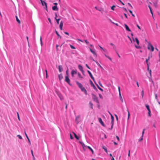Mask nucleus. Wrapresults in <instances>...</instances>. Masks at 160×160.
<instances>
[{
  "mask_svg": "<svg viewBox=\"0 0 160 160\" xmlns=\"http://www.w3.org/2000/svg\"><path fill=\"white\" fill-rule=\"evenodd\" d=\"M148 49L149 50H151L152 52H153L154 50V47L150 42H148Z\"/></svg>",
  "mask_w": 160,
  "mask_h": 160,
  "instance_id": "f257e3e1",
  "label": "nucleus"
},
{
  "mask_svg": "<svg viewBox=\"0 0 160 160\" xmlns=\"http://www.w3.org/2000/svg\"><path fill=\"white\" fill-rule=\"evenodd\" d=\"M135 41L136 42L137 45L135 44V48L137 49H140L141 48V47L139 45V42L137 38H135Z\"/></svg>",
  "mask_w": 160,
  "mask_h": 160,
  "instance_id": "f03ea898",
  "label": "nucleus"
},
{
  "mask_svg": "<svg viewBox=\"0 0 160 160\" xmlns=\"http://www.w3.org/2000/svg\"><path fill=\"white\" fill-rule=\"evenodd\" d=\"M92 98L93 100L94 101H95L96 102H97V103H99V102L98 100V98L96 97V96L93 94H92Z\"/></svg>",
  "mask_w": 160,
  "mask_h": 160,
  "instance_id": "7ed1b4c3",
  "label": "nucleus"
},
{
  "mask_svg": "<svg viewBox=\"0 0 160 160\" xmlns=\"http://www.w3.org/2000/svg\"><path fill=\"white\" fill-rule=\"evenodd\" d=\"M109 113L111 115V120H112L111 123V124H112L111 128V129H112L113 128V121H114V117L113 116L110 112H109Z\"/></svg>",
  "mask_w": 160,
  "mask_h": 160,
  "instance_id": "20e7f679",
  "label": "nucleus"
},
{
  "mask_svg": "<svg viewBox=\"0 0 160 160\" xmlns=\"http://www.w3.org/2000/svg\"><path fill=\"white\" fill-rule=\"evenodd\" d=\"M75 121L77 124H78V123L80 121V116H77L76 118Z\"/></svg>",
  "mask_w": 160,
  "mask_h": 160,
  "instance_id": "39448f33",
  "label": "nucleus"
},
{
  "mask_svg": "<svg viewBox=\"0 0 160 160\" xmlns=\"http://www.w3.org/2000/svg\"><path fill=\"white\" fill-rule=\"evenodd\" d=\"M65 81L67 82L68 84L70 85V80L68 78V76H66L65 77Z\"/></svg>",
  "mask_w": 160,
  "mask_h": 160,
  "instance_id": "423d86ee",
  "label": "nucleus"
},
{
  "mask_svg": "<svg viewBox=\"0 0 160 160\" xmlns=\"http://www.w3.org/2000/svg\"><path fill=\"white\" fill-rule=\"evenodd\" d=\"M42 4V6H44V5L45 7V9L48 11L47 6L46 2L44 1H41Z\"/></svg>",
  "mask_w": 160,
  "mask_h": 160,
  "instance_id": "0eeeda50",
  "label": "nucleus"
},
{
  "mask_svg": "<svg viewBox=\"0 0 160 160\" xmlns=\"http://www.w3.org/2000/svg\"><path fill=\"white\" fill-rule=\"evenodd\" d=\"M98 121L103 126L105 127V125L101 118H98Z\"/></svg>",
  "mask_w": 160,
  "mask_h": 160,
  "instance_id": "6e6552de",
  "label": "nucleus"
},
{
  "mask_svg": "<svg viewBox=\"0 0 160 160\" xmlns=\"http://www.w3.org/2000/svg\"><path fill=\"white\" fill-rule=\"evenodd\" d=\"M80 89L82 92H83L85 93L86 95L87 94V90H86V89H85V88L84 87H82L81 88H80Z\"/></svg>",
  "mask_w": 160,
  "mask_h": 160,
  "instance_id": "1a4fd4ad",
  "label": "nucleus"
},
{
  "mask_svg": "<svg viewBox=\"0 0 160 160\" xmlns=\"http://www.w3.org/2000/svg\"><path fill=\"white\" fill-rule=\"evenodd\" d=\"M87 72H88V74H89L91 78L92 79V80L94 82H95V81L94 78L93 77V76H92V73H91V72H90L89 70H88Z\"/></svg>",
  "mask_w": 160,
  "mask_h": 160,
  "instance_id": "9d476101",
  "label": "nucleus"
},
{
  "mask_svg": "<svg viewBox=\"0 0 160 160\" xmlns=\"http://www.w3.org/2000/svg\"><path fill=\"white\" fill-rule=\"evenodd\" d=\"M76 82L77 84L78 85V87L80 88L82 87H83L82 85L80 83H79L78 82L76 81Z\"/></svg>",
  "mask_w": 160,
  "mask_h": 160,
  "instance_id": "9b49d317",
  "label": "nucleus"
},
{
  "mask_svg": "<svg viewBox=\"0 0 160 160\" xmlns=\"http://www.w3.org/2000/svg\"><path fill=\"white\" fill-rule=\"evenodd\" d=\"M124 26L127 31H128V32L131 31V30L129 29V27L126 24H124Z\"/></svg>",
  "mask_w": 160,
  "mask_h": 160,
  "instance_id": "f8f14e48",
  "label": "nucleus"
},
{
  "mask_svg": "<svg viewBox=\"0 0 160 160\" xmlns=\"http://www.w3.org/2000/svg\"><path fill=\"white\" fill-rule=\"evenodd\" d=\"M90 83H91V86H92V87H93V88L94 89H95V90H97V88L94 85V84H93L92 82V81L91 80H90Z\"/></svg>",
  "mask_w": 160,
  "mask_h": 160,
  "instance_id": "ddd939ff",
  "label": "nucleus"
},
{
  "mask_svg": "<svg viewBox=\"0 0 160 160\" xmlns=\"http://www.w3.org/2000/svg\"><path fill=\"white\" fill-rule=\"evenodd\" d=\"M77 74V71L74 70H72L71 72V75L72 77H74V75L75 74Z\"/></svg>",
  "mask_w": 160,
  "mask_h": 160,
  "instance_id": "4468645a",
  "label": "nucleus"
},
{
  "mask_svg": "<svg viewBox=\"0 0 160 160\" xmlns=\"http://www.w3.org/2000/svg\"><path fill=\"white\" fill-rule=\"evenodd\" d=\"M63 26V22H62V21L60 22V24L59 25L60 29L61 30H62Z\"/></svg>",
  "mask_w": 160,
  "mask_h": 160,
  "instance_id": "2eb2a0df",
  "label": "nucleus"
},
{
  "mask_svg": "<svg viewBox=\"0 0 160 160\" xmlns=\"http://www.w3.org/2000/svg\"><path fill=\"white\" fill-rule=\"evenodd\" d=\"M90 51L92 52V53L94 55V56L95 57H97V55L95 52L92 50L91 48H90Z\"/></svg>",
  "mask_w": 160,
  "mask_h": 160,
  "instance_id": "dca6fc26",
  "label": "nucleus"
},
{
  "mask_svg": "<svg viewBox=\"0 0 160 160\" xmlns=\"http://www.w3.org/2000/svg\"><path fill=\"white\" fill-rule=\"evenodd\" d=\"M52 9L54 11H58V8H57V6H55L52 7Z\"/></svg>",
  "mask_w": 160,
  "mask_h": 160,
  "instance_id": "f3484780",
  "label": "nucleus"
},
{
  "mask_svg": "<svg viewBox=\"0 0 160 160\" xmlns=\"http://www.w3.org/2000/svg\"><path fill=\"white\" fill-rule=\"evenodd\" d=\"M78 68L79 70L82 71V72H84V71L83 70L82 67L81 65H78Z\"/></svg>",
  "mask_w": 160,
  "mask_h": 160,
  "instance_id": "a211bd4d",
  "label": "nucleus"
},
{
  "mask_svg": "<svg viewBox=\"0 0 160 160\" xmlns=\"http://www.w3.org/2000/svg\"><path fill=\"white\" fill-rule=\"evenodd\" d=\"M59 71L60 72H61L63 70L62 67L61 65L58 66Z\"/></svg>",
  "mask_w": 160,
  "mask_h": 160,
  "instance_id": "6ab92c4d",
  "label": "nucleus"
},
{
  "mask_svg": "<svg viewBox=\"0 0 160 160\" xmlns=\"http://www.w3.org/2000/svg\"><path fill=\"white\" fill-rule=\"evenodd\" d=\"M149 60V56H148V58L146 59V62L147 65V66L149 67V63H148V61Z\"/></svg>",
  "mask_w": 160,
  "mask_h": 160,
  "instance_id": "aec40b11",
  "label": "nucleus"
},
{
  "mask_svg": "<svg viewBox=\"0 0 160 160\" xmlns=\"http://www.w3.org/2000/svg\"><path fill=\"white\" fill-rule=\"evenodd\" d=\"M94 82V83H95V84H96V86H97V87L98 88V89H99L100 90H101V91H103V89L99 87V86H98V85L97 84V83H96L95 82H95Z\"/></svg>",
  "mask_w": 160,
  "mask_h": 160,
  "instance_id": "412c9836",
  "label": "nucleus"
},
{
  "mask_svg": "<svg viewBox=\"0 0 160 160\" xmlns=\"http://www.w3.org/2000/svg\"><path fill=\"white\" fill-rule=\"evenodd\" d=\"M119 96L120 99V100H121V102H123V100L122 98L121 93H119Z\"/></svg>",
  "mask_w": 160,
  "mask_h": 160,
  "instance_id": "4be33fe9",
  "label": "nucleus"
},
{
  "mask_svg": "<svg viewBox=\"0 0 160 160\" xmlns=\"http://www.w3.org/2000/svg\"><path fill=\"white\" fill-rule=\"evenodd\" d=\"M102 148L104 149V150H105V152H106V153H108V151H107V148L104 146H102Z\"/></svg>",
  "mask_w": 160,
  "mask_h": 160,
  "instance_id": "5701e85b",
  "label": "nucleus"
},
{
  "mask_svg": "<svg viewBox=\"0 0 160 160\" xmlns=\"http://www.w3.org/2000/svg\"><path fill=\"white\" fill-rule=\"evenodd\" d=\"M58 77L59 78V79L60 80L61 79L63 78V76L61 74L58 75Z\"/></svg>",
  "mask_w": 160,
  "mask_h": 160,
  "instance_id": "b1692460",
  "label": "nucleus"
},
{
  "mask_svg": "<svg viewBox=\"0 0 160 160\" xmlns=\"http://www.w3.org/2000/svg\"><path fill=\"white\" fill-rule=\"evenodd\" d=\"M73 134L74 135V136L75 137V138L77 139V140H79V138H78V137L77 136V135H76V134L74 132H73Z\"/></svg>",
  "mask_w": 160,
  "mask_h": 160,
  "instance_id": "393cba45",
  "label": "nucleus"
},
{
  "mask_svg": "<svg viewBox=\"0 0 160 160\" xmlns=\"http://www.w3.org/2000/svg\"><path fill=\"white\" fill-rule=\"evenodd\" d=\"M16 20L17 21V22H18V23L19 24H20V20L18 19V17L16 16Z\"/></svg>",
  "mask_w": 160,
  "mask_h": 160,
  "instance_id": "a878e982",
  "label": "nucleus"
},
{
  "mask_svg": "<svg viewBox=\"0 0 160 160\" xmlns=\"http://www.w3.org/2000/svg\"><path fill=\"white\" fill-rule=\"evenodd\" d=\"M80 143L81 144L82 146V147H83V149H84V147H85L86 146L84 144V143H83V142H80Z\"/></svg>",
  "mask_w": 160,
  "mask_h": 160,
  "instance_id": "bb28decb",
  "label": "nucleus"
},
{
  "mask_svg": "<svg viewBox=\"0 0 160 160\" xmlns=\"http://www.w3.org/2000/svg\"><path fill=\"white\" fill-rule=\"evenodd\" d=\"M87 147L89 149H90L92 153L93 154L94 152L92 149L89 146H87Z\"/></svg>",
  "mask_w": 160,
  "mask_h": 160,
  "instance_id": "cd10ccee",
  "label": "nucleus"
},
{
  "mask_svg": "<svg viewBox=\"0 0 160 160\" xmlns=\"http://www.w3.org/2000/svg\"><path fill=\"white\" fill-rule=\"evenodd\" d=\"M145 106H146V108L148 109V111H149V110H150V108H149V105H148L146 104L145 105Z\"/></svg>",
  "mask_w": 160,
  "mask_h": 160,
  "instance_id": "c85d7f7f",
  "label": "nucleus"
},
{
  "mask_svg": "<svg viewBox=\"0 0 160 160\" xmlns=\"http://www.w3.org/2000/svg\"><path fill=\"white\" fill-rule=\"evenodd\" d=\"M55 19H56V21H57V24H58L59 23V21L60 20V18L57 19V18H56V17H55Z\"/></svg>",
  "mask_w": 160,
  "mask_h": 160,
  "instance_id": "c756f323",
  "label": "nucleus"
},
{
  "mask_svg": "<svg viewBox=\"0 0 160 160\" xmlns=\"http://www.w3.org/2000/svg\"><path fill=\"white\" fill-rule=\"evenodd\" d=\"M55 32H56V34L58 36L60 37V38H61V37L60 36V35L58 34V32L57 31H55Z\"/></svg>",
  "mask_w": 160,
  "mask_h": 160,
  "instance_id": "7c9ffc66",
  "label": "nucleus"
},
{
  "mask_svg": "<svg viewBox=\"0 0 160 160\" xmlns=\"http://www.w3.org/2000/svg\"><path fill=\"white\" fill-rule=\"evenodd\" d=\"M58 96L59 97V98H60L61 100H62L63 99V97H62V96L61 94H60L58 95Z\"/></svg>",
  "mask_w": 160,
  "mask_h": 160,
  "instance_id": "2f4dec72",
  "label": "nucleus"
},
{
  "mask_svg": "<svg viewBox=\"0 0 160 160\" xmlns=\"http://www.w3.org/2000/svg\"><path fill=\"white\" fill-rule=\"evenodd\" d=\"M129 12H130V13L132 14V16L133 17H135V16L132 13V11H131V10H129Z\"/></svg>",
  "mask_w": 160,
  "mask_h": 160,
  "instance_id": "473e14b6",
  "label": "nucleus"
},
{
  "mask_svg": "<svg viewBox=\"0 0 160 160\" xmlns=\"http://www.w3.org/2000/svg\"><path fill=\"white\" fill-rule=\"evenodd\" d=\"M89 104L90 106H91V107L92 109H93V104L91 102H89Z\"/></svg>",
  "mask_w": 160,
  "mask_h": 160,
  "instance_id": "72a5a7b5",
  "label": "nucleus"
},
{
  "mask_svg": "<svg viewBox=\"0 0 160 160\" xmlns=\"http://www.w3.org/2000/svg\"><path fill=\"white\" fill-rule=\"evenodd\" d=\"M78 77L79 78H82L83 77L79 73H78Z\"/></svg>",
  "mask_w": 160,
  "mask_h": 160,
  "instance_id": "f704fd0d",
  "label": "nucleus"
},
{
  "mask_svg": "<svg viewBox=\"0 0 160 160\" xmlns=\"http://www.w3.org/2000/svg\"><path fill=\"white\" fill-rule=\"evenodd\" d=\"M141 94L142 96V98H143L144 96V91L142 90L141 92Z\"/></svg>",
  "mask_w": 160,
  "mask_h": 160,
  "instance_id": "c9c22d12",
  "label": "nucleus"
},
{
  "mask_svg": "<svg viewBox=\"0 0 160 160\" xmlns=\"http://www.w3.org/2000/svg\"><path fill=\"white\" fill-rule=\"evenodd\" d=\"M99 46V47H100V48L101 49H102L105 52V51H106V50L105 49H103V48H102V47H101V46Z\"/></svg>",
  "mask_w": 160,
  "mask_h": 160,
  "instance_id": "e433bc0d",
  "label": "nucleus"
},
{
  "mask_svg": "<svg viewBox=\"0 0 160 160\" xmlns=\"http://www.w3.org/2000/svg\"><path fill=\"white\" fill-rule=\"evenodd\" d=\"M155 99L157 100V101H158V95L157 94H155Z\"/></svg>",
  "mask_w": 160,
  "mask_h": 160,
  "instance_id": "4c0bfd02",
  "label": "nucleus"
},
{
  "mask_svg": "<svg viewBox=\"0 0 160 160\" xmlns=\"http://www.w3.org/2000/svg\"><path fill=\"white\" fill-rule=\"evenodd\" d=\"M115 7V5H113L111 7V9L112 10H114V8Z\"/></svg>",
  "mask_w": 160,
  "mask_h": 160,
  "instance_id": "58836bf2",
  "label": "nucleus"
},
{
  "mask_svg": "<svg viewBox=\"0 0 160 160\" xmlns=\"http://www.w3.org/2000/svg\"><path fill=\"white\" fill-rule=\"evenodd\" d=\"M17 114L18 118V120L19 121H20V117H19V113H18V112H17Z\"/></svg>",
  "mask_w": 160,
  "mask_h": 160,
  "instance_id": "ea45409f",
  "label": "nucleus"
},
{
  "mask_svg": "<svg viewBox=\"0 0 160 160\" xmlns=\"http://www.w3.org/2000/svg\"><path fill=\"white\" fill-rule=\"evenodd\" d=\"M148 116L149 117H150L151 116V111H150V110L148 111Z\"/></svg>",
  "mask_w": 160,
  "mask_h": 160,
  "instance_id": "a19ab883",
  "label": "nucleus"
},
{
  "mask_svg": "<svg viewBox=\"0 0 160 160\" xmlns=\"http://www.w3.org/2000/svg\"><path fill=\"white\" fill-rule=\"evenodd\" d=\"M70 47L72 49H75V47L72 45H70Z\"/></svg>",
  "mask_w": 160,
  "mask_h": 160,
  "instance_id": "79ce46f5",
  "label": "nucleus"
},
{
  "mask_svg": "<svg viewBox=\"0 0 160 160\" xmlns=\"http://www.w3.org/2000/svg\"><path fill=\"white\" fill-rule=\"evenodd\" d=\"M17 137H18V138L20 139H22V138L21 136L19 135H18Z\"/></svg>",
  "mask_w": 160,
  "mask_h": 160,
  "instance_id": "37998d69",
  "label": "nucleus"
},
{
  "mask_svg": "<svg viewBox=\"0 0 160 160\" xmlns=\"http://www.w3.org/2000/svg\"><path fill=\"white\" fill-rule=\"evenodd\" d=\"M105 55V56H106L107 58H108L109 60H111V59H111V58L110 57H109V56H107L106 55Z\"/></svg>",
  "mask_w": 160,
  "mask_h": 160,
  "instance_id": "c03bdc74",
  "label": "nucleus"
},
{
  "mask_svg": "<svg viewBox=\"0 0 160 160\" xmlns=\"http://www.w3.org/2000/svg\"><path fill=\"white\" fill-rule=\"evenodd\" d=\"M27 139H28V142L29 145H31V142L30 141V140L29 138H27Z\"/></svg>",
  "mask_w": 160,
  "mask_h": 160,
  "instance_id": "a18cd8bd",
  "label": "nucleus"
},
{
  "mask_svg": "<svg viewBox=\"0 0 160 160\" xmlns=\"http://www.w3.org/2000/svg\"><path fill=\"white\" fill-rule=\"evenodd\" d=\"M110 45H112V46H113V48H116L114 44H113V43H110Z\"/></svg>",
  "mask_w": 160,
  "mask_h": 160,
  "instance_id": "49530a36",
  "label": "nucleus"
},
{
  "mask_svg": "<svg viewBox=\"0 0 160 160\" xmlns=\"http://www.w3.org/2000/svg\"><path fill=\"white\" fill-rule=\"evenodd\" d=\"M24 133H25V135L26 138H28V135H27V133H26V131H24Z\"/></svg>",
  "mask_w": 160,
  "mask_h": 160,
  "instance_id": "de8ad7c7",
  "label": "nucleus"
},
{
  "mask_svg": "<svg viewBox=\"0 0 160 160\" xmlns=\"http://www.w3.org/2000/svg\"><path fill=\"white\" fill-rule=\"evenodd\" d=\"M145 130V129H144L143 130V131L142 132V137H143V134L144 133V131Z\"/></svg>",
  "mask_w": 160,
  "mask_h": 160,
  "instance_id": "09e8293b",
  "label": "nucleus"
},
{
  "mask_svg": "<svg viewBox=\"0 0 160 160\" xmlns=\"http://www.w3.org/2000/svg\"><path fill=\"white\" fill-rule=\"evenodd\" d=\"M84 41L87 44H89V42L87 40H84Z\"/></svg>",
  "mask_w": 160,
  "mask_h": 160,
  "instance_id": "8fccbe9b",
  "label": "nucleus"
},
{
  "mask_svg": "<svg viewBox=\"0 0 160 160\" xmlns=\"http://www.w3.org/2000/svg\"><path fill=\"white\" fill-rule=\"evenodd\" d=\"M48 20L49 21V22L51 23V24H52V22H51V19L50 18H48Z\"/></svg>",
  "mask_w": 160,
  "mask_h": 160,
  "instance_id": "3c124183",
  "label": "nucleus"
},
{
  "mask_svg": "<svg viewBox=\"0 0 160 160\" xmlns=\"http://www.w3.org/2000/svg\"><path fill=\"white\" fill-rule=\"evenodd\" d=\"M45 72H46V78H48V72H47V70H45Z\"/></svg>",
  "mask_w": 160,
  "mask_h": 160,
  "instance_id": "603ef678",
  "label": "nucleus"
},
{
  "mask_svg": "<svg viewBox=\"0 0 160 160\" xmlns=\"http://www.w3.org/2000/svg\"><path fill=\"white\" fill-rule=\"evenodd\" d=\"M130 115V113L129 111H128V119H129V116Z\"/></svg>",
  "mask_w": 160,
  "mask_h": 160,
  "instance_id": "864d4df0",
  "label": "nucleus"
},
{
  "mask_svg": "<svg viewBox=\"0 0 160 160\" xmlns=\"http://www.w3.org/2000/svg\"><path fill=\"white\" fill-rule=\"evenodd\" d=\"M128 38L130 40L131 42L132 43V40L131 38L129 36H128Z\"/></svg>",
  "mask_w": 160,
  "mask_h": 160,
  "instance_id": "5fc2aeb1",
  "label": "nucleus"
},
{
  "mask_svg": "<svg viewBox=\"0 0 160 160\" xmlns=\"http://www.w3.org/2000/svg\"><path fill=\"white\" fill-rule=\"evenodd\" d=\"M98 83L99 84V85L102 87V85L101 84V82L99 81V82H98Z\"/></svg>",
  "mask_w": 160,
  "mask_h": 160,
  "instance_id": "6e6d98bb",
  "label": "nucleus"
},
{
  "mask_svg": "<svg viewBox=\"0 0 160 160\" xmlns=\"http://www.w3.org/2000/svg\"><path fill=\"white\" fill-rule=\"evenodd\" d=\"M151 72H152L151 70L150 69L149 70V74L150 75V77H151Z\"/></svg>",
  "mask_w": 160,
  "mask_h": 160,
  "instance_id": "4d7b16f0",
  "label": "nucleus"
},
{
  "mask_svg": "<svg viewBox=\"0 0 160 160\" xmlns=\"http://www.w3.org/2000/svg\"><path fill=\"white\" fill-rule=\"evenodd\" d=\"M31 152L32 154V157H33V158H34V155H33V151H32V150H31Z\"/></svg>",
  "mask_w": 160,
  "mask_h": 160,
  "instance_id": "13d9d810",
  "label": "nucleus"
},
{
  "mask_svg": "<svg viewBox=\"0 0 160 160\" xmlns=\"http://www.w3.org/2000/svg\"><path fill=\"white\" fill-rule=\"evenodd\" d=\"M70 138L71 139H73V137L72 136V135L70 133Z\"/></svg>",
  "mask_w": 160,
  "mask_h": 160,
  "instance_id": "bf43d9fd",
  "label": "nucleus"
},
{
  "mask_svg": "<svg viewBox=\"0 0 160 160\" xmlns=\"http://www.w3.org/2000/svg\"><path fill=\"white\" fill-rule=\"evenodd\" d=\"M68 69H67V70L66 71V74L67 75V76H68Z\"/></svg>",
  "mask_w": 160,
  "mask_h": 160,
  "instance_id": "052dcab7",
  "label": "nucleus"
},
{
  "mask_svg": "<svg viewBox=\"0 0 160 160\" xmlns=\"http://www.w3.org/2000/svg\"><path fill=\"white\" fill-rule=\"evenodd\" d=\"M128 5H129L130 7H131L132 8H133V7H132V5H131V4L130 3H128Z\"/></svg>",
  "mask_w": 160,
  "mask_h": 160,
  "instance_id": "680f3d73",
  "label": "nucleus"
},
{
  "mask_svg": "<svg viewBox=\"0 0 160 160\" xmlns=\"http://www.w3.org/2000/svg\"><path fill=\"white\" fill-rule=\"evenodd\" d=\"M86 65V67H87L88 68V69H90V67L88 66V64H86V65Z\"/></svg>",
  "mask_w": 160,
  "mask_h": 160,
  "instance_id": "e2e57ef3",
  "label": "nucleus"
},
{
  "mask_svg": "<svg viewBox=\"0 0 160 160\" xmlns=\"http://www.w3.org/2000/svg\"><path fill=\"white\" fill-rule=\"evenodd\" d=\"M116 138L117 139V140H118V141H119L120 139H119V137L118 136H116Z\"/></svg>",
  "mask_w": 160,
  "mask_h": 160,
  "instance_id": "0e129e2a",
  "label": "nucleus"
},
{
  "mask_svg": "<svg viewBox=\"0 0 160 160\" xmlns=\"http://www.w3.org/2000/svg\"><path fill=\"white\" fill-rule=\"evenodd\" d=\"M118 91H119V93H121V92H120V88L119 86L118 87Z\"/></svg>",
  "mask_w": 160,
  "mask_h": 160,
  "instance_id": "69168bd1",
  "label": "nucleus"
},
{
  "mask_svg": "<svg viewBox=\"0 0 160 160\" xmlns=\"http://www.w3.org/2000/svg\"><path fill=\"white\" fill-rule=\"evenodd\" d=\"M137 26L138 28L140 30H141V28L140 27V26L138 24L137 25Z\"/></svg>",
  "mask_w": 160,
  "mask_h": 160,
  "instance_id": "338daca9",
  "label": "nucleus"
},
{
  "mask_svg": "<svg viewBox=\"0 0 160 160\" xmlns=\"http://www.w3.org/2000/svg\"><path fill=\"white\" fill-rule=\"evenodd\" d=\"M64 33L65 34H66V35H69V33H68V32H64Z\"/></svg>",
  "mask_w": 160,
  "mask_h": 160,
  "instance_id": "774afa93",
  "label": "nucleus"
}]
</instances>
